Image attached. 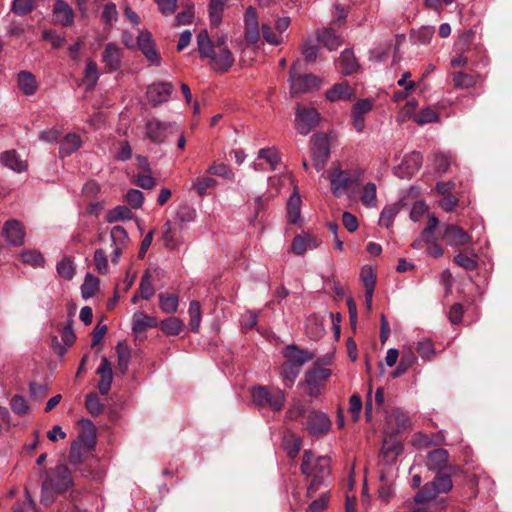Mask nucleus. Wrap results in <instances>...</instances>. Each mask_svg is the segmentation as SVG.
<instances>
[{"label": "nucleus", "mask_w": 512, "mask_h": 512, "mask_svg": "<svg viewBox=\"0 0 512 512\" xmlns=\"http://www.w3.org/2000/svg\"><path fill=\"white\" fill-rule=\"evenodd\" d=\"M213 68L219 72H226L234 63V57L227 47H221L218 54L213 53L210 57Z\"/></svg>", "instance_id": "nucleus-24"}, {"label": "nucleus", "mask_w": 512, "mask_h": 512, "mask_svg": "<svg viewBox=\"0 0 512 512\" xmlns=\"http://www.w3.org/2000/svg\"><path fill=\"white\" fill-rule=\"evenodd\" d=\"M140 297L145 300H150L155 294V288L150 281V273L146 271L140 281L139 285Z\"/></svg>", "instance_id": "nucleus-51"}, {"label": "nucleus", "mask_w": 512, "mask_h": 512, "mask_svg": "<svg viewBox=\"0 0 512 512\" xmlns=\"http://www.w3.org/2000/svg\"><path fill=\"white\" fill-rule=\"evenodd\" d=\"M58 275L65 279L71 280L75 275V265L71 258L64 257L56 265Z\"/></svg>", "instance_id": "nucleus-44"}, {"label": "nucleus", "mask_w": 512, "mask_h": 512, "mask_svg": "<svg viewBox=\"0 0 512 512\" xmlns=\"http://www.w3.org/2000/svg\"><path fill=\"white\" fill-rule=\"evenodd\" d=\"M197 45L200 56L203 58L213 57L214 44L209 38L207 30H201L197 35Z\"/></svg>", "instance_id": "nucleus-34"}, {"label": "nucleus", "mask_w": 512, "mask_h": 512, "mask_svg": "<svg viewBox=\"0 0 512 512\" xmlns=\"http://www.w3.org/2000/svg\"><path fill=\"white\" fill-rule=\"evenodd\" d=\"M453 484L450 476L437 475L433 481L424 485V487L414 496L416 503H423L434 499L438 494L447 493L451 490Z\"/></svg>", "instance_id": "nucleus-7"}, {"label": "nucleus", "mask_w": 512, "mask_h": 512, "mask_svg": "<svg viewBox=\"0 0 512 512\" xmlns=\"http://www.w3.org/2000/svg\"><path fill=\"white\" fill-rule=\"evenodd\" d=\"M373 105V99L366 98L359 100L353 105L351 109V114L364 117L367 113H369L372 110Z\"/></svg>", "instance_id": "nucleus-56"}, {"label": "nucleus", "mask_w": 512, "mask_h": 512, "mask_svg": "<svg viewBox=\"0 0 512 512\" xmlns=\"http://www.w3.org/2000/svg\"><path fill=\"white\" fill-rule=\"evenodd\" d=\"M362 169L343 170L340 167L333 168L328 175L332 194L340 198L344 195L354 197L359 190Z\"/></svg>", "instance_id": "nucleus-1"}, {"label": "nucleus", "mask_w": 512, "mask_h": 512, "mask_svg": "<svg viewBox=\"0 0 512 512\" xmlns=\"http://www.w3.org/2000/svg\"><path fill=\"white\" fill-rule=\"evenodd\" d=\"M82 145L80 136L76 133L67 134L60 142L59 154L61 157L76 152Z\"/></svg>", "instance_id": "nucleus-29"}, {"label": "nucleus", "mask_w": 512, "mask_h": 512, "mask_svg": "<svg viewBox=\"0 0 512 512\" xmlns=\"http://www.w3.org/2000/svg\"><path fill=\"white\" fill-rule=\"evenodd\" d=\"M10 406H11L12 411L15 414H18L21 416L25 415L29 409L26 400L22 396H19V395H15L11 399Z\"/></svg>", "instance_id": "nucleus-64"}, {"label": "nucleus", "mask_w": 512, "mask_h": 512, "mask_svg": "<svg viewBox=\"0 0 512 512\" xmlns=\"http://www.w3.org/2000/svg\"><path fill=\"white\" fill-rule=\"evenodd\" d=\"M442 236L446 244L453 247L472 243V236L455 224L444 225Z\"/></svg>", "instance_id": "nucleus-12"}, {"label": "nucleus", "mask_w": 512, "mask_h": 512, "mask_svg": "<svg viewBox=\"0 0 512 512\" xmlns=\"http://www.w3.org/2000/svg\"><path fill=\"white\" fill-rule=\"evenodd\" d=\"M17 84L26 96L34 95L38 88L35 76L29 71H21L17 74Z\"/></svg>", "instance_id": "nucleus-27"}, {"label": "nucleus", "mask_w": 512, "mask_h": 512, "mask_svg": "<svg viewBox=\"0 0 512 512\" xmlns=\"http://www.w3.org/2000/svg\"><path fill=\"white\" fill-rule=\"evenodd\" d=\"M173 90L174 87L170 82H154L148 86L146 91L148 102L154 107L166 103Z\"/></svg>", "instance_id": "nucleus-11"}, {"label": "nucleus", "mask_w": 512, "mask_h": 512, "mask_svg": "<svg viewBox=\"0 0 512 512\" xmlns=\"http://www.w3.org/2000/svg\"><path fill=\"white\" fill-rule=\"evenodd\" d=\"M157 326L156 318L152 316H148L143 312H136L133 315V323L132 330L134 332L143 331L147 328H152Z\"/></svg>", "instance_id": "nucleus-35"}, {"label": "nucleus", "mask_w": 512, "mask_h": 512, "mask_svg": "<svg viewBox=\"0 0 512 512\" xmlns=\"http://www.w3.org/2000/svg\"><path fill=\"white\" fill-rule=\"evenodd\" d=\"M402 451V445L395 439H385L382 445V453L385 456H397Z\"/></svg>", "instance_id": "nucleus-61"}, {"label": "nucleus", "mask_w": 512, "mask_h": 512, "mask_svg": "<svg viewBox=\"0 0 512 512\" xmlns=\"http://www.w3.org/2000/svg\"><path fill=\"white\" fill-rule=\"evenodd\" d=\"M360 277L365 287V290H374L376 284V275L372 267H362Z\"/></svg>", "instance_id": "nucleus-58"}, {"label": "nucleus", "mask_w": 512, "mask_h": 512, "mask_svg": "<svg viewBox=\"0 0 512 512\" xmlns=\"http://www.w3.org/2000/svg\"><path fill=\"white\" fill-rule=\"evenodd\" d=\"M218 185L217 180L212 177H202L192 181V187L199 196L203 197L207 194L208 189Z\"/></svg>", "instance_id": "nucleus-48"}, {"label": "nucleus", "mask_w": 512, "mask_h": 512, "mask_svg": "<svg viewBox=\"0 0 512 512\" xmlns=\"http://www.w3.org/2000/svg\"><path fill=\"white\" fill-rule=\"evenodd\" d=\"M416 351L423 360H431L435 355V349L430 340L424 339L417 343Z\"/></svg>", "instance_id": "nucleus-55"}, {"label": "nucleus", "mask_w": 512, "mask_h": 512, "mask_svg": "<svg viewBox=\"0 0 512 512\" xmlns=\"http://www.w3.org/2000/svg\"><path fill=\"white\" fill-rule=\"evenodd\" d=\"M55 23L62 26H70L74 22V11L71 6L63 0H56L53 7Z\"/></svg>", "instance_id": "nucleus-21"}, {"label": "nucleus", "mask_w": 512, "mask_h": 512, "mask_svg": "<svg viewBox=\"0 0 512 512\" xmlns=\"http://www.w3.org/2000/svg\"><path fill=\"white\" fill-rule=\"evenodd\" d=\"M448 459V451L438 448L428 453L426 465L429 470L442 471L447 467Z\"/></svg>", "instance_id": "nucleus-23"}, {"label": "nucleus", "mask_w": 512, "mask_h": 512, "mask_svg": "<svg viewBox=\"0 0 512 512\" xmlns=\"http://www.w3.org/2000/svg\"><path fill=\"white\" fill-rule=\"evenodd\" d=\"M110 238H111V246L113 248L112 251V262L118 263L119 259L124 251V249L127 247L129 242V236L127 231L124 227L120 225H116L112 227L110 231Z\"/></svg>", "instance_id": "nucleus-13"}, {"label": "nucleus", "mask_w": 512, "mask_h": 512, "mask_svg": "<svg viewBox=\"0 0 512 512\" xmlns=\"http://www.w3.org/2000/svg\"><path fill=\"white\" fill-rule=\"evenodd\" d=\"M388 422L392 423L394 422L397 426L395 430L392 431H386L387 433H399L400 431L406 429L409 426L410 420L407 414L399 409H395L392 411L390 416L388 417Z\"/></svg>", "instance_id": "nucleus-40"}, {"label": "nucleus", "mask_w": 512, "mask_h": 512, "mask_svg": "<svg viewBox=\"0 0 512 512\" xmlns=\"http://www.w3.org/2000/svg\"><path fill=\"white\" fill-rule=\"evenodd\" d=\"M320 116L315 108L298 107L295 117V125L298 133L307 135L319 124Z\"/></svg>", "instance_id": "nucleus-9"}, {"label": "nucleus", "mask_w": 512, "mask_h": 512, "mask_svg": "<svg viewBox=\"0 0 512 512\" xmlns=\"http://www.w3.org/2000/svg\"><path fill=\"white\" fill-rule=\"evenodd\" d=\"M146 137L154 144H162L177 129L176 122H163L156 118L149 119L145 125Z\"/></svg>", "instance_id": "nucleus-8"}, {"label": "nucleus", "mask_w": 512, "mask_h": 512, "mask_svg": "<svg viewBox=\"0 0 512 512\" xmlns=\"http://www.w3.org/2000/svg\"><path fill=\"white\" fill-rule=\"evenodd\" d=\"M34 8V0H13L11 10L19 16H24Z\"/></svg>", "instance_id": "nucleus-57"}, {"label": "nucleus", "mask_w": 512, "mask_h": 512, "mask_svg": "<svg viewBox=\"0 0 512 512\" xmlns=\"http://www.w3.org/2000/svg\"><path fill=\"white\" fill-rule=\"evenodd\" d=\"M226 2L227 0H209L208 13L211 26L218 27L221 24Z\"/></svg>", "instance_id": "nucleus-31"}, {"label": "nucleus", "mask_w": 512, "mask_h": 512, "mask_svg": "<svg viewBox=\"0 0 512 512\" xmlns=\"http://www.w3.org/2000/svg\"><path fill=\"white\" fill-rule=\"evenodd\" d=\"M3 234L7 242L13 246H20L24 243L25 230L17 220L7 221L3 227Z\"/></svg>", "instance_id": "nucleus-18"}, {"label": "nucleus", "mask_w": 512, "mask_h": 512, "mask_svg": "<svg viewBox=\"0 0 512 512\" xmlns=\"http://www.w3.org/2000/svg\"><path fill=\"white\" fill-rule=\"evenodd\" d=\"M317 246L318 241L309 235H297L292 241V250L297 255L303 254L308 249H315Z\"/></svg>", "instance_id": "nucleus-33"}, {"label": "nucleus", "mask_w": 512, "mask_h": 512, "mask_svg": "<svg viewBox=\"0 0 512 512\" xmlns=\"http://www.w3.org/2000/svg\"><path fill=\"white\" fill-rule=\"evenodd\" d=\"M20 257L24 264L30 265L34 268L42 267L45 263L42 253L38 250H24L20 254Z\"/></svg>", "instance_id": "nucleus-43"}, {"label": "nucleus", "mask_w": 512, "mask_h": 512, "mask_svg": "<svg viewBox=\"0 0 512 512\" xmlns=\"http://www.w3.org/2000/svg\"><path fill=\"white\" fill-rule=\"evenodd\" d=\"M330 155V144L326 136L317 134L312 137V159L317 171L323 169Z\"/></svg>", "instance_id": "nucleus-10"}, {"label": "nucleus", "mask_w": 512, "mask_h": 512, "mask_svg": "<svg viewBox=\"0 0 512 512\" xmlns=\"http://www.w3.org/2000/svg\"><path fill=\"white\" fill-rule=\"evenodd\" d=\"M137 45L151 65L159 66L161 64L160 54L155 49L149 32L145 31L139 34Z\"/></svg>", "instance_id": "nucleus-15"}, {"label": "nucleus", "mask_w": 512, "mask_h": 512, "mask_svg": "<svg viewBox=\"0 0 512 512\" xmlns=\"http://www.w3.org/2000/svg\"><path fill=\"white\" fill-rule=\"evenodd\" d=\"M183 322L176 317H170L161 323V330L169 336L180 334L183 329Z\"/></svg>", "instance_id": "nucleus-46"}, {"label": "nucleus", "mask_w": 512, "mask_h": 512, "mask_svg": "<svg viewBox=\"0 0 512 512\" xmlns=\"http://www.w3.org/2000/svg\"><path fill=\"white\" fill-rule=\"evenodd\" d=\"M305 330L307 336L312 340L320 339L325 333L322 320L315 315L309 316L307 318L305 323Z\"/></svg>", "instance_id": "nucleus-32"}, {"label": "nucleus", "mask_w": 512, "mask_h": 512, "mask_svg": "<svg viewBox=\"0 0 512 512\" xmlns=\"http://www.w3.org/2000/svg\"><path fill=\"white\" fill-rule=\"evenodd\" d=\"M94 262L99 273L106 274L108 272V259L104 250L97 249L94 252Z\"/></svg>", "instance_id": "nucleus-63"}, {"label": "nucleus", "mask_w": 512, "mask_h": 512, "mask_svg": "<svg viewBox=\"0 0 512 512\" xmlns=\"http://www.w3.org/2000/svg\"><path fill=\"white\" fill-rule=\"evenodd\" d=\"M84 76L87 81H90V87L95 86L99 79V72L97 64L93 60L87 61Z\"/></svg>", "instance_id": "nucleus-62"}, {"label": "nucleus", "mask_w": 512, "mask_h": 512, "mask_svg": "<svg viewBox=\"0 0 512 512\" xmlns=\"http://www.w3.org/2000/svg\"><path fill=\"white\" fill-rule=\"evenodd\" d=\"M0 162L3 166L16 172L22 173L27 169L26 160L22 159L16 150H7L1 153Z\"/></svg>", "instance_id": "nucleus-20"}, {"label": "nucleus", "mask_w": 512, "mask_h": 512, "mask_svg": "<svg viewBox=\"0 0 512 512\" xmlns=\"http://www.w3.org/2000/svg\"><path fill=\"white\" fill-rule=\"evenodd\" d=\"M45 479L42 481L41 502L49 505L53 502L54 493H63L73 486V479L70 470L65 465H58L52 471L46 472Z\"/></svg>", "instance_id": "nucleus-2"}, {"label": "nucleus", "mask_w": 512, "mask_h": 512, "mask_svg": "<svg viewBox=\"0 0 512 512\" xmlns=\"http://www.w3.org/2000/svg\"><path fill=\"white\" fill-rule=\"evenodd\" d=\"M259 159H264L272 170H275L280 162V156L276 149L274 148H263L259 150L258 153Z\"/></svg>", "instance_id": "nucleus-52"}, {"label": "nucleus", "mask_w": 512, "mask_h": 512, "mask_svg": "<svg viewBox=\"0 0 512 512\" xmlns=\"http://www.w3.org/2000/svg\"><path fill=\"white\" fill-rule=\"evenodd\" d=\"M80 425L86 432L82 440L86 439L88 448L92 449L96 444L95 426L90 419H81Z\"/></svg>", "instance_id": "nucleus-54"}, {"label": "nucleus", "mask_w": 512, "mask_h": 512, "mask_svg": "<svg viewBox=\"0 0 512 512\" xmlns=\"http://www.w3.org/2000/svg\"><path fill=\"white\" fill-rule=\"evenodd\" d=\"M290 92L292 95L312 92L320 87L321 79L313 74H299L296 64H293L289 73Z\"/></svg>", "instance_id": "nucleus-6"}, {"label": "nucleus", "mask_w": 512, "mask_h": 512, "mask_svg": "<svg viewBox=\"0 0 512 512\" xmlns=\"http://www.w3.org/2000/svg\"><path fill=\"white\" fill-rule=\"evenodd\" d=\"M207 173L210 175L222 177V178H224L226 180H230V181L234 180V177H235V174L232 171V169L227 164H224V163H220V164L214 163V164L210 165L207 169Z\"/></svg>", "instance_id": "nucleus-50"}, {"label": "nucleus", "mask_w": 512, "mask_h": 512, "mask_svg": "<svg viewBox=\"0 0 512 512\" xmlns=\"http://www.w3.org/2000/svg\"><path fill=\"white\" fill-rule=\"evenodd\" d=\"M413 120L419 125L428 123H435L439 121L438 113L431 107L421 109L414 117Z\"/></svg>", "instance_id": "nucleus-45"}, {"label": "nucleus", "mask_w": 512, "mask_h": 512, "mask_svg": "<svg viewBox=\"0 0 512 512\" xmlns=\"http://www.w3.org/2000/svg\"><path fill=\"white\" fill-rule=\"evenodd\" d=\"M188 313L190 316V330L194 333H197L199 331L202 318L200 303L198 301L192 300L189 304Z\"/></svg>", "instance_id": "nucleus-42"}, {"label": "nucleus", "mask_w": 512, "mask_h": 512, "mask_svg": "<svg viewBox=\"0 0 512 512\" xmlns=\"http://www.w3.org/2000/svg\"><path fill=\"white\" fill-rule=\"evenodd\" d=\"M301 444V439L293 433L289 432L283 438L284 449L290 458H295L298 455Z\"/></svg>", "instance_id": "nucleus-37"}, {"label": "nucleus", "mask_w": 512, "mask_h": 512, "mask_svg": "<svg viewBox=\"0 0 512 512\" xmlns=\"http://www.w3.org/2000/svg\"><path fill=\"white\" fill-rule=\"evenodd\" d=\"M99 278L92 275L91 273H87L84 278V282L81 285V295L84 299H89L99 288Z\"/></svg>", "instance_id": "nucleus-38"}, {"label": "nucleus", "mask_w": 512, "mask_h": 512, "mask_svg": "<svg viewBox=\"0 0 512 512\" xmlns=\"http://www.w3.org/2000/svg\"><path fill=\"white\" fill-rule=\"evenodd\" d=\"M116 353H117V370L122 376H125L128 367H129V361L131 358V350L129 346L124 342H119L116 346Z\"/></svg>", "instance_id": "nucleus-30"}, {"label": "nucleus", "mask_w": 512, "mask_h": 512, "mask_svg": "<svg viewBox=\"0 0 512 512\" xmlns=\"http://www.w3.org/2000/svg\"><path fill=\"white\" fill-rule=\"evenodd\" d=\"M161 238L166 248L175 249L177 247L178 244L172 231L171 221H166L165 224L163 225V232Z\"/></svg>", "instance_id": "nucleus-59"}, {"label": "nucleus", "mask_w": 512, "mask_h": 512, "mask_svg": "<svg viewBox=\"0 0 512 512\" xmlns=\"http://www.w3.org/2000/svg\"><path fill=\"white\" fill-rule=\"evenodd\" d=\"M339 70L343 75H351L359 69L358 61L351 49L342 51L338 59Z\"/></svg>", "instance_id": "nucleus-26"}, {"label": "nucleus", "mask_w": 512, "mask_h": 512, "mask_svg": "<svg viewBox=\"0 0 512 512\" xmlns=\"http://www.w3.org/2000/svg\"><path fill=\"white\" fill-rule=\"evenodd\" d=\"M398 213L399 206L397 204L385 206L380 214L379 224L385 228H389Z\"/></svg>", "instance_id": "nucleus-49"}, {"label": "nucleus", "mask_w": 512, "mask_h": 512, "mask_svg": "<svg viewBox=\"0 0 512 512\" xmlns=\"http://www.w3.org/2000/svg\"><path fill=\"white\" fill-rule=\"evenodd\" d=\"M317 41L328 50H336L342 44L341 37L331 28H322L316 32Z\"/></svg>", "instance_id": "nucleus-25"}, {"label": "nucleus", "mask_w": 512, "mask_h": 512, "mask_svg": "<svg viewBox=\"0 0 512 512\" xmlns=\"http://www.w3.org/2000/svg\"><path fill=\"white\" fill-rule=\"evenodd\" d=\"M132 217L133 214L128 207L119 205L107 212L106 221L108 223H114L120 220H130Z\"/></svg>", "instance_id": "nucleus-41"}, {"label": "nucleus", "mask_w": 512, "mask_h": 512, "mask_svg": "<svg viewBox=\"0 0 512 512\" xmlns=\"http://www.w3.org/2000/svg\"><path fill=\"white\" fill-rule=\"evenodd\" d=\"M179 305V298L173 293H160L159 294V306L165 313H174L177 311Z\"/></svg>", "instance_id": "nucleus-36"}, {"label": "nucleus", "mask_w": 512, "mask_h": 512, "mask_svg": "<svg viewBox=\"0 0 512 512\" xmlns=\"http://www.w3.org/2000/svg\"><path fill=\"white\" fill-rule=\"evenodd\" d=\"M96 373L100 375L98 382V390L101 395H107L111 389L113 381V372L111 363L106 356L101 358V363L97 368Z\"/></svg>", "instance_id": "nucleus-17"}, {"label": "nucleus", "mask_w": 512, "mask_h": 512, "mask_svg": "<svg viewBox=\"0 0 512 512\" xmlns=\"http://www.w3.org/2000/svg\"><path fill=\"white\" fill-rule=\"evenodd\" d=\"M332 425L329 417L319 411H311L306 422V429L312 435H321L330 430Z\"/></svg>", "instance_id": "nucleus-14"}, {"label": "nucleus", "mask_w": 512, "mask_h": 512, "mask_svg": "<svg viewBox=\"0 0 512 512\" xmlns=\"http://www.w3.org/2000/svg\"><path fill=\"white\" fill-rule=\"evenodd\" d=\"M354 97V89L346 81L333 85L326 92V99L331 102L348 101Z\"/></svg>", "instance_id": "nucleus-22"}, {"label": "nucleus", "mask_w": 512, "mask_h": 512, "mask_svg": "<svg viewBox=\"0 0 512 512\" xmlns=\"http://www.w3.org/2000/svg\"><path fill=\"white\" fill-rule=\"evenodd\" d=\"M332 356L317 358L314 365L305 373V386L307 394L316 397L320 393L322 385L330 378L332 371L322 367L331 363Z\"/></svg>", "instance_id": "nucleus-4"}, {"label": "nucleus", "mask_w": 512, "mask_h": 512, "mask_svg": "<svg viewBox=\"0 0 512 512\" xmlns=\"http://www.w3.org/2000/svg\"><path fill=\"white\" fill-rule=\"evenodd\" d=\"M283 355L287 358V363H291L299 368H301L304 363L313 360L315 358V353L310 350H302L299 349L298 346L291 344L284 348Z\"/></svg>", "instance_id": "nucleus-16"}, {"label": "nucleus", "mask_w": 512, "mask_h": 512, "mask_svg": "<svg viewBox=\"0 0 512 512\" xmlns=\"http://www.w3.org/2000/svg\"><path fill=\"white\" fill-rule=\"evenodd\" d=\"M253 402L258 407H269L273 411H280L285 403V395L282 390L269 391L264 386H254L251 389Z\"/></svg>", "instance_id": "nucleus-5"}, {"label": "nucleus", "mask_w": 512, "mask_h": 512, "mask_svg": "<svg viewBox=\"0 0 512 512\" xmlns=\"http://www.w3.org/2000/svg\"><path fill=\"white\" fill-rule=\"evenodd\" d=\"M301 472L311 477V483L307 488L308 497H313L318 487L330 473V460L327 457H315L310 450L304 451Z\"/></svg>", "instance_id": "nucleus-3"}, {"label": "nucleus", "mask_w": 512, "mask_h": 512, "mask_svg": "<svg viewBox=\"0 0 512 512\" xmlns=\"http://www.w3.org/2000/svg\"><path fill=\"white\" fill-rule=\"evenodd\" d=\"M301 197L297 190V187L294 188L293 193L291 194L288 202H287V218L289 223L296 224L301 216Z\"/></svg>", "instance_id": "nucleus-28"}, {"label": "nucleus", "mask_w": 512, "mask_h": 512, "mask_svg": "<svg viewBox=\"0 0 512 512\" xmlns=\"http://www.w3.org/2000/svg\"><path fill=\"white\" fill-rule=\"evenodd\" d=\"M102 61L110 72L118 70L122 63L121 48L114 43H108L105 46Z\"/></svg>", "instance_id": "nucleus-19"}, {"label": "nucleus", "mask_w": 512, "mask_h": 512, "mask_svg": "<svg viewBox=\"0 0 512 512\" xmlns=\"http://www.w3.org/2000/svg\"><path fill=\"white\" fill-rule=\"evenodd\" d=\"M300 370L301 368L292 365L291 363H287L286 361L282 364L280 375L286 387H291L294 384Z\"/></svg>", "instance_id": "nucleus-39"}, {"label": "nucleus", "mask_w": 512, "mask_h": 512, "mask_svg": "<svg viewBox=\"0 0 512 512\" xmlns=\"http://www.w3.org/2000/svg\"><path fill=\"white\" fill-rule=\"evenodd\" d=\"M403 164L409 169V173L417 171L422 165V155L420 152L413 151L403 160Z\"/></svg>", "instance_id": "nucleus-60"}, {"label": "nucleus", "mask_w": 512, "mask_h": 512, "mask_svg": "<svg viewBox=\"0 0 512 512\" xmlns=\"http://www.w3.org/2000/svg\"><path fill=\"white\" fill-rule=\"evenodd\" d=\"M361 202L367 207H374L377 202V189L373 182H368L363 187Z\"/></svg>", "instance_id": "nucleus-47"}, {"label": "nucleus", "mask_w": 512, "mask_h": 512, "mask_svg": "<svg viewBox=\"0 0 512 512\" xmlns=\"http://www.w3.org/2000/svg\"><path fill=\"white\" fill-rule=\"evenodd\" d=\"M85 406L92 416H98L103 412L104 406L97 394L89 393L85 399Z\"/></svg>", "instance_id": "nucleus-53"}]
</instances>
